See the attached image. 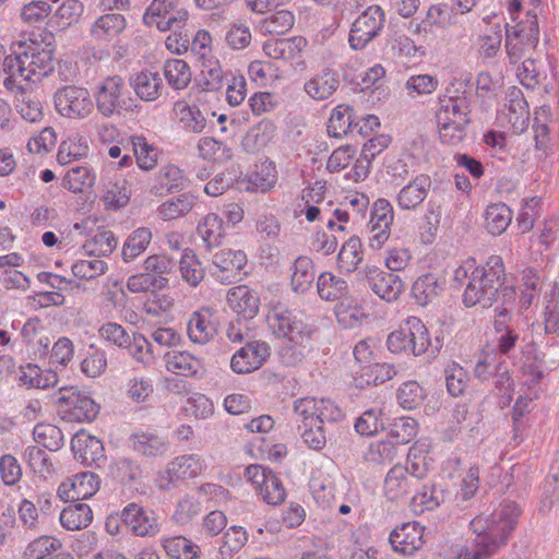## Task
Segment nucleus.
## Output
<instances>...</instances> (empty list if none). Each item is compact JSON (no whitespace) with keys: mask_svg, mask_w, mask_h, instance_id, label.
Listing matches in <instances>:
<instances>
[{"mask_svg":"<svg viewBox=\"0 0 559 559\" xmlns=\"http://www.w3.org/2000/svg\"><path fill=\"white\" fill-rule=\"evenodd\" d=\"M55 69L53 49L41 43L17 41L4 60L3 86L8 92H21L28 82H39Z\"/></svg>","mask_w":559,"mask_h":559,"instance_id":"obj_1","label":"nucleus"},{"mask_svg":"<svg viewBox=\"0 0 559 559\" xmlns=\"http://www.w3.org/2000/svg\"><path fill=\"white\" fill-rule=\"evenodd\" d=\"M520 509L514 502H507L490 515L474 518L469 527L475 534L471 546L461 554L462 559H487L506 546L514 531Z\"/></svg>","mask_w":559,"mask_h":559,"instance_id":"obj_2","label":"nucleus"},{"mask_svg":"<svg viewBox=\"0 0 559 559\" xmlns=\"http://www.w3.org/2000/svg\"><path fill=\"white\" fill-rule=\"evenodd\" d=\"M447 92L448 95L440 98L436 112L439 136L445 144L457 145L466 138L467 127L472 122V94L466 91L460 94L459 90Z\"/></svg>","mask_w":559,"mask_h":559,"instance_id":"obj_3","label":"nucleus"},{"mask_svg":"<svg viewBox=\"0 0 559 559\" xmlns=\"http://www.w3.org/2000/svg\"><path fill=\"white\" fill-rule=\"evenodd\" d=\"M503 280L502 259L491 255L484 266L473 270L463 295L464 305L473 307L480 304L484 308L492 306L503 285Z\"/></svg>","mask_w":559,"mask_h":559,"instance_id":"obj_4","label":"nucleus"},{"mask_svg":"<svg viewBox=\"0 0 559 559\" xmlns=\"http://www.w3.org/2000/svg\"><path fill=\"white\" fill-rule=\"evenodd\" d=\"M386 346L394 354L411 352L414 356H420L427 353L429 357L433 358L439 354L442 344L439 337H436L435 343H432L421 320L412 317L407 319L406 328L389 334Z\"/></svg>","mask_w":559,"mask_h":559,"instance_id":"obj_5","label":"nucleus"},{"mask_svg":"<svg viewBox=\"0 0 559 559\" xmlns=\"http://www.w3.org/2000/svg\"><path fill=\"white\" fill-rule=\"evenodd\" d=\"M539 43V25L536 13L527 11L515 25H506V50L515 64L534 50Z\"/></svg>","mask_w":559,"mask_h":559,"instance_id":"obj_6","label":"nucleus"},{"mask_svg":"<svg viewBox=\"0 0 559 559\" xmlns=\"http://www.w3.org/2000/svg\"><path fill=\"white\" fill-rule=\"evenodd\" d=\"M385 26V13L380 5L373 4L362 11L353 22L348 43L355 50H361L377 38Z\"/></svg>","mask_w":559,"mask_h":559,"instance_id":"obj_7","label":"nucleus"},{"mask_svg":"<svg viewBox=\"0 0 559 559\" xmlns=\"http://www.w3.org/2000/svg\"><path fill=\"white\" fill-rule=\"evenodd\" d=\"M294 415L305 424H336L345 418L343 408L330 399L301 397L294 402Z\"/></svg>","mask_w":559,"mask_h":559,"instance_id":"obj_8","label":"nucleus"},{"mask_svg":"<svg viewBox=\"0 0 559 559\" xmlns=\"http://www.w3.org/2000/svg\"><path fill=\"white\" fill-rule=\"evenodd\" d=\"M188 12L179 0H153L146 9L143 21L155 25L160 32L177 31L185 26Z\"/></svg>","mask_w":559,"mask_h":559,"instance_id":"obj_9","label":"nucleus"},{"mask_svg":"<svg viewBox=\"0 0 559 559\" xmlns=\"http://www.w3.org/2000/svg\"><path fill=\"white\" fill-rule=\"evenodd\" d=\"M120 520L136 537H155L162 528L156 512L135 502L128 503L121 510Z\"/></svg>","mask_w":559,"mask_h":559,"instance_id":"obj_10","label":"nucleus"},{"mask_svg":"<svg viewBox=\"0 0 559 559\" xmlns=\"http://www.w3.org/2000/svg\"><path fill=\"white\" fill-rule=\"evenodd\" d=\"M58 402L62 417L68 421L91 423L99 411L98 405L88 395L73 388L61 389Z\"/></svg>","mask_w":559,"mask_h":559,"instance_id":"obj_11","label":"nucleus"},{"mask_svg":"<svg viewBox=\"0 0 559 559\" xmlns=\"http://www.w3.org/2000/svg\"><path fill=\"white\" fill-rule=\"evenodd\" d=\"M53 99L58 112L71 119L85 118L93 110L90 93L84 87L63 86L56 92Z\"/></svg>","mask_w":559,"mask_h":559,"instance_id":"obj_12","label":"nucleus"},{"mask_svg":"<svg viewBox=\"0 0 559 559\" xmlns=\"http://www.w3.org/2000/svg\"><path fill=\"white\" fill-rule=\"evenodd\" d=\"M269 325L277 337L288 341H309L312 329L286 308L276 307L267 316Z\"/></svg>","mask_w":559,"mask_h":559,"instance_id":"obj_13","label":"nucleus"},{"mask_svg":"<svg viewBox=\"0 0 559 559\" xmlns=\"http://www.w3.org/2000/svg\"><path fill=\"white\" fill-rule=\"evenodd\" d=\"M203 464L197 454L181 455L168 463L167 468L158 475V487L169 490L180 480L194 478L201 474Z\"/></svg>","mask_w":559,"mask_h":559,"instance_id":"obj_14","label":"nucleus"},{"mask_svg":"<svg viewBox=\"0 0 559 559\" xmlns=\"http://www.w3.org/2000/svg\"><path fill=\"white\" fill-rule=\"evenodd\" d=\"M124 81L119 75H112L104 79L95 92V102L97 110L107 118L115 114H120L127 108V103L122 97Z\"/></svg>","mask_w":559,"mask_h":559,"instance_id":"obj_15","label":"nucleus"},{"mask_svg":"<svg viewBox=\"0 0 559 559\" xmlns=\"http://www.w3.org/2000/svg\"><path fill=\"white\" fill-rule=\"evenodd\" d=\"M247 264V255L241 250L223 249L212 258L211 274L222 284L237 281Z\"/></svg>","mask_w":559,"mask_h":559,"instance_id":"obj_16","label":"nucleus"},{"mask_svg":"<svg viewBox=\"0 0 559 559\" xmlns=\"http://www.w3.org/2000/svg\"><path fill=\"white\" fill-rule=\"evenodd\" d=\"M270 356V347L262 341H247L230 359V368L239 374L258 370Z\"/></svg>","mask_w":559,"mask_h":559,"instance_id":"obj_17","label":"nucleus"},{"mask_svg":"<svg viewBox=\"0 0 559 559\" xmlns=\"http://www.w3.org/2000/svg\"><path fill=\"white\" fill-rule=\"evenodd\" d=\"M364 277L372 292L385 301L396 300L404 289L400 276L377 266H366Z\"/></svg>","mask_w":559,"mask_h":559,"instance_id":"obj_18","label":"nucleus"},{"mask_svg":"<svg viewBox=\"0 0 559 559\" xmlns=\"http://www.w3.org/2000/svg\"><path fill=\"white\" fill-rule=\"evenodd\" d=\"M99 477L92 472H82L63 481L58 487V496L63 501L85 500L99 489Z\"/></svg>","mask_w":559,"mask_h":559,"instance_id":"obj_19","label":"nucleus"},{"mask_svg":"<svg viewBox=\"0 0 559 559\" xmlns=\"http://www.w3.org/2000/svg\"><path fill=\"white\" fill-rule=\"evenodd\" d=\"M431 187L432 180L429 175H417L396 193L397 207L403 211H416L428 198Z\"/></svg>","mask_w":559,"mask_h":559,"instance_id":"obj_20","label":"nucleus"},{"mask_svg":"<svg viewBox=\"0 0 559 559\" xmlns=\"http://www.w3.org/2000/svg\"><path fill=\"white\" fill-rule=\"evenodd\" d=\"M424 526L417 522L404 523L394 528L389 537L394 551L403 555H413L424 545Z\"/></svg>","mask_w":559,"mask_h":559,"instance_id":"obj_21","label":"nucleus"},{"mask_svg":"<svg viewBox=\"0 0 559 559\" xmlns=\"http://www.w3.org/2000/svg\"><path fill=\"white\" fill-rule=\"evenodd\" d=\"M187 331L191 342L200 345L207 344L217 332L214 310L202 307L194 311L188 321Z\"/></svg>","mask_w":559,"mask_h":559,"instance_id":"obj_22","label":"nucleus"},{"mask_svg":"<svg viewBox=\"0 0 559 559\" xmlns=\"http://www.w3.org/2000/svg\"><path fill=\"white\" fill-rule=\"evenodd\" d=\"M227 302L231 310L245 320L252 319L260 308V298L257 292L246 285L229 289Z\"/></svg>","mask_w":559,"mask_h":559,"instance_id":"obj_23","label":"nucleus"},{"mask_svg":"<svg viewBox=\"0 0 559 559\" xmlns=\"http://www.w3.org/2000/svg\"><path fill=\"white\" fill-rule=\"evenodd\" d=\"M306 46L307 39L301 36L271 38L263 44V51L272 59L290 61L299 58Z\"/></svg>","mask_w":559,"mask_h":559,"instance_id":"obj_24","label":"nucleus"},{"mask_svg":"<svg viewBox=\"0 0 559 559\" xmlns=\"http://www.w3.org/2000/svg\"><path fill=\"white\" fill-rule=\"evenodd\" d=\"M417 478L411 476L407 468L396 464L394 465L384 479V492L390 500H397L412 493L418 486Z\"/></svg>","mask_w":559,"mask_h":559,"instance_id":"obj_25","label":"nucleus"},{"mask_svg":"<svg viewBox=\"0 0 559 559\" xmlns=\"http://www.w3.org/2000/svg\"><path fill=\"white\" fill-rule=\"evenodd\" d=\"M443 214V202L437 195H431L420 216L419 235L424 243H431L437 237Z\"/></svg>","mask_w":559,"mask_h":559,"instance_id":"obj_26","label":"nucleus"},{"mask_svg":"<svg viewBox=\"0 0 559 559\" xmlns=\"http://www.w3.org/2000/svg\"><path fill=\"white\" fill-rule=\"evenodd\" d=\"M71 450L81 463L91 465L97 463L104 456L102 441L85 431L76 432L71 440Z\"/></svg>","mask_w":559,"mask_h":559,"instance_id":"obj_27","label":"nucleus"},{"mask_svg":"<svg viewBox=\"0 0 559 559\" xmlns=\"http://www.w3.org/2000/svg\"><path fill=\"white\" fill-rule=\"evenodd\" d=\"M127 22L120 13H107L98 16L90 27V35L95 41H110L126 28Z\"/></svg>","mask_w":559,"mask_h":559,"instance_id":"obj_28","label":"nucleus"},{"mask_svg":"<svg viewBox=\"0 0 559 559\" xmlns=\"http://www.w3.org/2000/svg\"><path fill=\"white\" fill-rule=\"evenodd\" d=\"M164 361L168 371L185 377H194L203 369L202 360L187 350H169Z\"/></svg>","mask_w":559,"mask_h":559,"instance_id":"obj_29","label":"nucleus"},{"mask_svg":"<svg viewBox=\"0 0 559 559\" xmlns=\"http://www.w3.org/2000/svg\"><path fill=\"white\" fill-rule=\"evenodd\" d=\"M340 86L338 74L331 69H323L305 83V92L316 100L332 96Z\"/></svg>","mask_w":559,"mask_h":559,"instance_id":"obj_30","label":"nucleus"},{"mask_svg":"<svg viewBox=\"0 0 559 559\" xmlns=\"http://www.w3.org/2000/svg\"><path fill=\"white\" fill-rule=\"evenodd\" d=\"M317 290L319 296L326 301L341 300L342 304L348 301V306L352 305L347 282L330 272L319 275Z\"/></svg>","mask_w":559,"mask_h":559,"instance_id":"obj_31","label":"nucleus"},{"mask_svg":"<svg viewBox=\"0 0 559 559\" xmlns=\"http://www.w3.org/2000/svg\"><path fill=\"white\" fill-rule=\"evenodd\" d=\"M129 83L136 96L144 102L156 100L164 87L163 80L158 73L150 71L133 74Z\"/></svg>","mask_w":559,"mask_h":559,"instance_id":"obj_32","label":"nucleus"},{"mask_svg":"<svg viewBox=\"0 0 559 559\" xmlns=\"http://www.w3.org/2000/svg\"><path fill=\"white\" fill-rule=\"evenodd\" d=\"M173 112L187 132L202 133L206 128V116L197 105L178 100L174 104Z\"/></svg>","mask_w":559,"mask_h":559,"instance_id":"obj_33","label":"nucleus"},{"mask_svg":"<svg viewBox=\"0 0 559 559\" xmlns=\"http://www.w3.org/2000/svg\"><path fill=\"white\" fill-rule=\"evenodd\" d=\"M443 289V284L432 273L420 275L412 286V296L419 306L432 302Z\"/></svg>","mask_w":559,"mask_h":559,"instance_id":"obj_34","label":"nucleus"},{"mask_svg":"<svg viewBox=\"0 0 559 559\" xmlns=\"http://www.w3.org/2000/svg\"><path fill=\"white\" fill-rule=\"evenodd\" d=\"M132 449L148 457L163 456L168 451V442L158 435L136 432L130 438Z\"/></svg>","mask_w":559,"mask_h":559,"instance_id":"obj_35","label":"nucleus"},{"mask_svg":"<svg viewBox=\"0 0 559 559\" xmlns=\"http://www.w3.org/2000/svg\"><path fill=\"white\" fill-rule=\"evenodd\" d=\"M59 520L66 530L80 531L92 523L93 511L86 503H72L61 511Z\"/></svg>","mask_w":559,"mask_h":559,"instance_id":"obj_36","label":"nucleus"},{"mask_svg":"<svg viewBox=\"0 0 559 559\" xmlns=\"http://www.w3.org/2000/svg\"><path fill=\"white\" fill-rule=\"evenodd\" d=\"M102 201L107 210H118L126 206L130 200V191L122 178L108 177L103 182Z\"/></svg>","mask_w":559,"mask_h":559,"instance_id":"obj_37","label":"nucleus"},{"mask_svg":"<svg viewBox=\"0 0 559 559\" xmlns=\"http://www.w3.org/2000/svg\"><path fill=\"white\" fill-rule=\"evenodd\" d=\"M198 234L206 249L218 247L225 237L223 218L216 213H209L198 225Z\"/></svg>","mask_w":559,"mask_h":559,"instance_id":"obj_38","label":"nucleus"},{"mask_svg":"<svg viewBox=\"0 0 559 559\" xmlns=\"http://www.w3.org/2000/svg\"><path fill=\"white\" fill-rule=\"evenodd\" d=\"M84 12V4L80 0H66L55 11L49 20L51 27L63 31L75 25Z\"/></svg>","mask_w":559,"mask_h":559,"instance_id":"obj_39","label":"nucleus"},{"mask_svg":"<svg viewBox=\"0 0 559 559\" xmlns=\"http://www.w3.org/2000/svg\"><path fill=\"white\" fill-rule=\"evenodd\" d=\"M197 197L186 192L163 202L157 213L164 221H171L187 215L195 205Z\"/></svg>","mask_w":559,"mask_h":559,"instance_id":"obj_40","label":"nucleus"},{"mask_svg":"<svg viewBox=\"0 0 559 559\" xmlns=\"http://www.w3.org/2000/svg\"><path fill=\"white\" fill-rule=\"evenodd\" d=\"M160 545L171 559H197L200 551L198 545L181 535L163 537Z\"/></svg>","mask_w":559,"mask_h":559,"instance_id":"obj_41","label":"nucleus"},{"mask_svg":"<svg viewBox=\"0 0 559 559\" xmlns=\"http://www.w3.org/2000/svg\"><path fill=\"white\" fill-rule=\"evenodd\" d=\"M355 129L354 109L348 105H338L329 119L328 132L341 139Z\"/></svg>","mask_w":559,"mask_h":559,"instance_id":"obj_42","label":"nucleus"},{"mask_svg":"<svg viewBox=\"0 0 559 559\" xmlns=\"http://www.w3.org/2000/svg\"><path fill=\"white\" fill-rule=\"evenodd\" d=\"M314 280L313 263L310 258L298 257L293 264L290 285L295 293L304 294L310 289Z\"/></svg>","mask_w":559,"mask_h":559,"instance_id":"obj_43","label":"nucleus"},{"mask_svg":"<svg viewBox=\"0 0 559 559\" xmlns=\"http://www.w3.org/2000/svg\"><path fill=\"white\" fill-rule=\"evenodd\" d=\"M444 501V492L435 484H425L412 498V509L415 513L433 510Z\"/></svg>","mask_w":559,"mask_h":559,"instance_id":"obj_44","label":"nucleus"},{"mask_svg":"<svg viewBox=\"0 0 559 559\" xmlns=\"http://www.w3.org/2000/svg\"><path fill=\"white\" fill-rule=\"evenodd\" d=\"M20 381L36 389H48L58 383V376L52 370H41L38 366L28 364L21 367Z\"/></svg>","mask_w":559,"mask_h":559,"instance_id":"obj_45","label":"nucleus"},{"mask_svg":"<svg viewBox=\"0 0 559 559\" xmlns=\"http://www.w3.org/2000/svg\"><path fill=\"white\" fill-rule=\"evenodd\" d=\"M164 76L170 87L181 91L190 84L192 73L185 60L168 59L164 63Z\"/></svg>","mask_w":559,"mask_h":559,"instance_id":"obj_46","label":"nucleus"},{"mask_svg":"<svg viewBox=\"0 0 559 559\" xmlns=\"http://www.w3.org/2000/svg\"><path fill=\"white\" fill-rule=\"evenodd\" d=\"M512 221V212L504 203H493L487 206L485 224L488 233L493 236L501 235Z\"/></svg>","mask_w":559,"mask_h":559,"instance_id":"obj_47","label":"nucleus"},{"mask_svg":"<svg viewBox=\"0 0 559 559\" xmlns=\"http://www.w3.org/2000/svg\"><path fill=\"white\" fill-rule=\"evenodd\" d=\"M152 240V231L146 227H139L133 230L126 239L122 247V259L124 262H131L142 254Z\"/></svg>","mask_w":559,"mask_h":559,"instance_id":"obj_48","label":"nucleus"},{"mask_svg":"<svg viewBox=\"0 0 559 559\" xmlns=\"http://www.w3.org/2000/svg\"><path fill=\"white\" fill-rule=\"evenodd\" d=\"M384 429L385 417L380 406L366 409L355 421V430L361 436L370 437Z\"/></svg>","mask_w":559,"mask_h":559,"instance_id":"obj_49","label":"nucleus"},{"mask_svg":"<svg viewBox=\"0 0 559 559\" xmlns=\"http://www.w3.org/2000/svg\"><path fill=\"white\" fill-rule=\"evenodd\" d=\"M23 461L29 469L41 478H47L53 473V465L49 455L37 445H28L23 452Z\"/></svg>","mask_w":559,"mask_h":559,"instance_id":"obj_50","label":"nucleus"},{"mask_svg":"<svg viewBox=\"0 0 559 559\" xmlns=\"http://www.w3.org/2000/svg\"><path fill=\"white\" fill-rule=\"evenodd\" d=\"M203 90L217 92L224 85L225 72L215 57H210L200 62Z\"/></svg>","mask_w":559,"mask_h":559,"instance_id":"obj_51","label":"nucleus"},{"mask_svg":"<svg viewBox=\"0 0 559 559\" xmlns=\"http://www.w3.org/2000/svg\"><path fill=\"white\" fill-rule=\"evenodd\" d=\"M33 437L36 443L41 444L49 451H58L64 443L61 429L51 424L39 423L35 425Z\"/></svg>","mask_w":559,"mask_h":559,"instance_id":"obj_52","label":"nucleus"},{"mask_svg":"<svg viewBox=\"0 0 559 559\" xmlns=\"http://www.w3.org/2000/svg\"><path fill=\"white\" fill-rule=\"evenodd\" d=\"M117 239L111 230L103 229L93 235L83 246L90 255H109L117 247Z\"/></svg>","mask_w":559,"mask_h":559,"instance_id":"obj_53","label":"nucleus"},{"mask_svg":"<svg viewBox=\"0 0 559 559\" xmlns=\"http://www.w3.org/2000/svg\"><path fill=\"white\" fill-rule=\"evenodd\" d=\"M95 182V174L86 166L71 167L64 178L63 185L74 193L83 192L91 188Z\"/></svg>","mask_w":559,"mask_h":559,"instance_id":"obj_54","label":"nucleus"},{"mask_svg":"<svg viewBox=\"0 0 559 559\" xmlns=\"http://www.w3.org/2000/svg\"><path fill=\"white\" fill-rule=\"evenodd\" d=\"M181 278L191 287H197L205 276L201 261L194 253L185 252L179 262Z\"/></svg>","mask_w":559,"mask_h":559,"instance_id":"obj_55","label":"nucleus"},{"mask_svg":"<svg viewBox=\"0 0 559 559\" xmlns=\"http://www.w3.org/2000/svg\"><path fill=\"white\" fill-rule=\"evenodd\" d=\"M397 453L399 447L389 439L372 442L364 457L367 462L373 464H390L397 456Z\"/></svg>","mask_w":559,"mask_h":559,"instance_id":"obj_56","label":"nucleus"},{"mask_svg":"<svg viewBox=\"0 0 559 559\" xmlns=\"http://www.w3.org/2000/svg\"><path fill=\"white\" fill-rule=\"evenodd\" d=\"M88 150L87 142L81 136L69 138L60 144L57 158L60 164L67 165L73 160L86 157Z\"/></svg>","mask_w":559,"mask_h":559,"instance_id":"obj_57","label":"nucleus"},{"mask_svg":"<svg viewBox=\"0 0 559 559\" xmlns=\"http://www.w3.org/2000/svg\"><path fill=\"white\" fill-rule=\"evenodd\" d=\"M298 430L308 448L320 451L326 444L325 428L320 424H305L304 418L296 417Z\"/></svg>","mask_w":559,"mask_h":559,"instance_id":"obj_58","label":"nucleus"},{"mask_svg":"<svg viewBox=\"0 0 559 559\" xmlns=\"http://www.w3.org/2000/svg\"><path fill=\"white\" fill-rule=\"evenodd\" d=\"M444 378L447 390L450 395L457 397L465 392L468 376L461 365L454 361L449 364L444 369Z\"/></svg>","mask_w":559,"mask_h":559,"instance_id":"obj_59","label":"nucleus"},{"mask_svg":"<svg viewBox=\"0 0 559 559\" xmlns=\"http://www.w3.org/2000/svg\"><path fill=\"white\" fill-rule=\"evenodd\" d=\"M168 285V280L163 276H154L150 272L131 275L127 287L131 293H145L163 289Z\"/></svg>","mask_w":559,"mask_h":559,"instance_id":"obj_60","label":"nucleus"},{"mask_svg":"<svg viewBox=\"0 0 559 559\" xmlns=\"http://www.w3.org/2000/svg\"><path fill=\"white\" fill-rule=\"evenodd\" d=\"M362 260L361 242L358 237H350L338 253L340 267L353 272Z\"/></svg>","mask_w":559,"mask_h":559,"instance_id":"obj_61","label":"nucleus"},{"mask_svg":"<svg viewBox=\"0 0 559 559\" xmlns=\"http://www.w3.org/2000/svg\"><path fill=\"white\" fill-rule=\"evenodd\" d=\"M15 95V107L21 117L28 122H37L43 118L41 104L32 99L26 94V88L22 87L21 92H11Z\"/></svg>","mask_w":559,"mask_h":559,"instance_id":"obj_62","label":"nucleus"},{"mask_svg":"<svg viewBox=\"0 0 559 559\" xmlns=\"http://www.w3.org/2000/svg\"><path fill=\"white\" fill-rule=\"evenodd\" d=\"M198 150L203 159L212 162H224L231 157L230 148L224 142L214 138H202L199 141Z\"/></svg>","mask_w":559,"mask_h":559,"instance_id":"obj_63","label":"nucleus"},{"mask_svg":"<svg viewBox=\"0 0 559 559\" xmlns=\"http://www.w3.org/2000/svg\"><path fill=\"white\" fill-rule=\"evenodd\" d=\"M132 151L139 167L143 170H151L157 164V152L150 145L145 138L134 136L131 139Z\"/></svg>","mask_w":559,"mask_h":559,"instance_id":"obj_64","label":"nucleus"}]
</instances>
